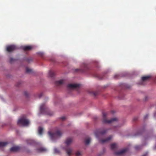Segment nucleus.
Wrapping results in <instances>:
<instances>
[{
    "mask_svg": "<svg viewBox=\"0 0 156 156\" xmlns=\"http://www.w3.org/2000/svg\"><path fill=\"white\" fill-rule=\"evenodd\" d=\"M102 122L104 124H110L112 123L118 121V119L116 118H114L111 119L110 120L107 119V116L108 115V113L103 112Z\"/></svg>",
    "mask_w": 156,
    "mask_h": 156,
    "instance_id": "1",
    "label": "nucleus"
},
{
    "mask_svg": "<svg viewBox=\"0 0 156 156\" xmlns=\"http://www.w3.org/2000/svg\"><path fill=\"white\" fill-rule=\"evenodd\" d=\"M40 112L41 114L47 115H52L53 113L50 111L44 104H42L40 107Z\"/></svg>",
    "mask_w": 156,
    "mask_h": 156,
    "instance_id": "2",
    "label": "nucleus"
},
{
    "mask_svg": "<svg viewBox=\"0 0 156 156\" xmlns=\"http://www.w3.org/2000/svg\"><path fill=\"white\" fill-rule=\"evenodd\" d=\"M48 133L51 139L52 140H54L58 137H60L62 134L61 132L59 130L57 131L55 133H52L50 131H49Z\"/></svg>",
    "mask_w": 156,
    "mask_h": 156,
    "instance_id": "3",
    "label": "nucleus"
},
{
    "mask_svg": "<svg viewBox=\"0 0 156 156\" xmlns=\"http://www.w3.org/2000/svg\"><path fill=\"white\" fill-rule=\"evenodd\" d=\"M29 123V120L26 119L25 117H22L19 119L17 122V124L19 125H22L23 126H27Z\"/></svg>",
    "mask_w": 156,
    "mask_h": 156,
    "instance_id": "4",
    "label": "nucleus"
},
{
    "mask_svg": "<svg viewBox=\"0 0 156 156\" xmlns=\"http://www.w3.org/2000/svg\"><path fill=\"white\" fill-rule=\"evenodd\" d=\"M80 85L78 84H70L67 85L68 88L70 89L79 90Z\"/></svg>",
    "mask_w": 156,
    "mask_h": 156,
    "instance_id": "5",
    "label": "nucleus"
},
{
    "mask_svg": "<svg viewBox=\"0 0 156 156\" xmlns=\"http://www.w3.org/2000/svg\"><path fill=\"white\" fill-rule=\"evenodd\" d=\"M107 131V129L102 130L99 129L95 132V134L97 137H98L100 135H103Z\"/></svg>",
    "mask_w": 156,
    "mask_h": 156,
    "instance_id": "6",
    "label": "nucleus"
},
{
    "mask_svg": "<svg viewBox=\"0 0 156 156\" xmlns=\"http://www.w3.org/2000/svg\"><path fill=\"white\" fill-rule=\"evenodd\" d=\"M17 49V47L14 45H9L7 46L6 47V50L8 52L12 51Z\"/></svg>",
    "mask_w": 156,
    "mask_h": 156,
    "instance_id": "7",
    "label": "nucleus"
},
{
    "mask_svg": "<svg viewBox=\"0 0 156 156\" xmlns=\"http://www.w3.org/2000/svg\"><path fill=\"white\" fill-rule=\"evenodd\" d=\"M127 150V149L124 148L119 151L116 152L115 153V155H121L125 153Z\"/></svg>",
    "mask_w": 156,
    "mask_h": 156,
    "instance_id": "8",
    "label": "nucleus"
},
{
    "mask_svg": "<svg viewBox=\"0 0 156 156\" xmlns=\"http://www.w3.org/2000/svg\"><path fill=\"white\" fill-rule=\"evenodd\" d=\"M112 137V136H110L108 137L105 139L100 140V142L101 143L103 144L109 141L110 140H111Z\"/></svg>",
    "mask_w": 156,
    "mask_h": 156,
    "instance_id": "9",
    "label": "nucleus"
},
{
    "mask_svg": "<svg viewBox=\"0 0 156 156\" xmlns=\"http://www.w3.org/2000/svg\"><path fill=\"white\" fill-rule=\"evenodd\" d=\"M27 142L28 144L34 145L36 144V142L34 140L30 139L27 140Z\"/></svg>",
    "mask_w": 156,
    "mask_h": 156,
    "instance_id": "10",
    "label": "nucleus"
},
{
    "mask_svg": "<svg viewBox=\"0 0 156 156\" xmlns=\"http://www.w3.org/2000/svg\"><path fill=\"white\" fill-rule=\"evenodd\" d=\"M20 148L17 146L13 147L10 148V150L12 152H16L19 151Z\"/></svg>",
    "mask_w": 156,
    "mask_h": 156,
    "instance_id": "11",
    "label": "nucleus"
},
{
    "mask_svg": "<svg viewBox=\"0 0 156 156\" xmlns=\"http://www.w3.org/2000/svg\"><path fill=\"white\" fill-rule=\"evenodd\" d=\"M66 152L69 156L72 153V150L70 148L67 147L65 148Z\"/></svg>",
    "mask_w": 156,
    "mask_h": 156,
    "instance_id": "12",
    "label": "nucleus"
},
{
    "mask_svg": "<svg viewBox=\"0 0 156 156\" xmlns=\"http://www.w3.org/2000/svg\"><path fill=\"white\" fill-rule=\"evenodd\" d=\"M64 83V80H61L59 81H57L55 82V84L58 86H60L62 85Z\"/></svg>",
    "mask_w": 156,
    "mask_h": 156,
    "instance_id": "13",
    "label": "nucleus"
},
{
    "mask_svg": "<svg viewBox=\"0 0 156 156\" xmlns=\"http://www.w3.org/2000/svg\"><path fill=\"white\" fill-rule=\"evenodd\" d=\"M150 76H143L141 77V80L142 82L148 80L151 77Z\"/></svg>",
    "mask_w": 156,
    "mask_h": 156,
    "instance_id": "14",
    "label": "nucleus"
},
{
    "mask_svg": "<svg viewBox=\"0 0 156 156\" xmlns=\"http://www.w3.org/2000/svg\"><path fill=\"white\" fill-rule=\"evenodd\" d=\"M72 142V139L70 138H67L65 141V143L67 145H69Z\"/></svg>",
    "mask_w": 156,
    "mask_h": 156,
    "instance_id": "15",
    "label": "nucleus"
},
{
    "mask_svg": "<svg viewBox=\"0 0 156 156\" xmlns=\"http://www.w3.org/2000/svg\"><path fill=\"white\" fill-rule=\"evenodd\" d=\"M32 47L30 46H26L23 47V49L25 51H29L31 49Z\"/></svg>",
    "mask_w": 156,
    "mask_h": 156,
    "instance_id": "16",
    "label": "nucleus"
},
{
    "mask_svg": "<svg viewBox=\"0 0 156 156\" xmlns=\"http://www.w3.org/2000/svg\"><path fill=\"white\" fill-rule=\"evenodd\" d=\"M37 151L39 152H44L47 151V150L46 148L43 147H41L38 148L37 149Z\"/></svg>",
    "mask_w": 156,
    "mask_h": 156,
    "instance_id": "17",
    "label": "nucleus"
},
{
    "mask_svg": "<svg viewBox=\"0 0 156 156\" xmlns=\"http://www.w3.org/2000/svg\"><path fill=\"white\" fill-rule=\"evenodd\" d=\"M22 94L24 95V96L26 97H29L30 96V93L27 91H24L23 92Z\"/></svg>",
    "mask_w": 156,
    "mask_h": 156,
    "instance_id": "18",
    "label": "nucleus"
},
{
    "mask_svg": "<svg viewBox=\"0 0 156 156\" xmlns=\"http://www.w3.org/2000/svg\"><path fill=\"white\" fill-rule=\"evenodd\" d=\"M89 93L94 96H96L98 94V92L96 91H90Z\"/></svg>",
    "mask_w": 156,
    "mask_h": 156,
    "instance_id": "19",
    "label": "nucleus"
},
{
    "mask_svg": "<svg viewBox=\"0 0 156 156\" xmlns=\"http://www.w3.org/2000/svg\"><path fill=\"white\" fill-rule=\"evenodd\" d=\"M8 144L7 142H0V147L5 146Z\"/></svg>",
    "mask_w": 156,
    "mask_h": 156,
    "instance_id": "20",
    "label": "nucleus"
},
{
    "mask_svg": "<svg viewBox=\"0 0 156 156\" xmlns=\"http://www.w3.org/2000/svg\"><path fill=\"white\" fill-rule=\"evenodd\" d=\"M117 145L113 143L111 144V149L114 150L116 148Z\"/></svg>",
    "mask_w": 156,
    "mask_h": 156,
    "instance_id": "21",
    "label": "nucleus"
},
{
    "mask_svg": "<svg viewBox=\"0 0 156 156\" xmlns=\"http://www.w3.org/2000/svg\"><path fill=\"white\" fill-rule=\"evenodd\" d=\"M87 67L86 66L85 68L83 69H77L76 70V71H77L78 70H80V71L81 72H85L86 70L87 69Z\"/></svg>",
    "mask_w": 156,
    "mask_h": 156,
    "instance_id": "22",
    "label": "nucleus"
},
{
    "mask_svg": "<svg viewBox=\"0 0 156 156\" xmlns=\"http://www.w3.org/2000/svg\"><path fill=\"white\" fill-rule=\"evenodd\" d=\"M91 139L90 138H88L86 139L85 140V144L86 145H88L89 144L90 141Z\"/></svg>",
    "mask_w": 156,
    "mask_h": 156,
    "instance_id": "23",
    "label": "nucleus"
},
{
    "mask_svg": "<svg viewBox=\"0 0 156 156\" xmlns=\"http://www.w3.org/2000/svg\"><path fill=\"white\" fill-rule=\"evenodd\" d=\"M49 76L50 77H53L55 75L54 73L51 71H50L49 72Z\"/></svg>",
    "mask_w": 156,
    "mask_h": 156,
    "instance_id": "24",
    "label": "nucleus"
},
{
    "mask_svg": "<svg viewBox=\"0 0 156 156\" xmlns=\"http://www.w3.org/2000/svg\"><path fill=\"white\" fill-rule=\"evenodd\" d=\"M43 131V129L41 127H39L38 128V133L40 135H41Z\"/></svg>",
    "mask_w": 156,
    "mask_h": 156,
    "instance_id": "25",
    "label": "nucleus"
},
{
    "mask_svg": "<svg viewBox=\"0 0 156 156\" xmlns=\"http://www.w3.org/2000/svg\"><path fill=\"white\" fill-rule=\"evenodd\" d=\"M38 98H41L44 96V94L43 92H40L37 94Z\"/></svg>",
    "mask_w": 156,
    "mask_h": 156,
    "instance_id": "26",
    "label": "nucleus"
},
{
    "mask_svg": "<svg viewBox=\"0 0 156 156\" xmlns=\"http://www.w3.org/2000/svg\"><path fill=\"white\" fill-rule=\"evenodd\" d=\"M32 71V69H30L27 67L26 68V72L27 73H30Z\"/></svg>",
    "mask_w": 156,
    "mask_h": 156,
    "instance_id": "27",
    "label": "nucleus"
},
{
    "mask_svg": "<svg viewBox=\"0 0 156 156\" xmlns=\"http://www.w3.org/2000/svg\"><path fill=\"white\" fill-rule=\"evenodd\" d=\"M81 154V152L78 151H77L76 153V156H80Z\"/></svg>",
    "mask_w": 156,
    "mask_h": 156,
    "instance_id": "28",
    "label": "nucleus"
},
{
    "mask_svg": "<svg viewBox=\"0 0 156 156\" xmlns=\"http://www.w3.org/2000/svg\"><path fill=\"white\" fill-rule=\"evenodd\" d=\"M15 59L12 58H11L10 59L9 62L10 63H12L14 61Z\"/></svg>",
    "mask_w": 156,
    "mask_h": 156,
    "instance_id": "29",
    "label": "nucleus"
},
{
    "mask_svg": "<svg viewBox=\"0 0 156 156\" xmlns=\"http://www.w3.org/2000/svg\"><path fill=\"white\" fill-rule=\"evenodd\" d=\"M95 76L96 77H98L99 78V79L101 80L103 79V77H102L100 78L99 75H98V74H96Z\"/></svg>",
    "mask_w": 156,
    "mask_h": 156,
    "instance_id": "30",
    "label": "nucleus"
},
{
    "mask_svg": "<svg viewBox=\"0 0 156 156\" xmlns=\"http://www.w3.org/2000/svg\"><path fill=\"white\" fill-rule=\"evenodd\" d=\"M135 148L136 150H138L140 149V146H136L135 147Z\"/></svg>",
    "mask_w": 156,
    "mask_h": 156,
    "instance_id": "31",
    "label": "nucleus"
},
{
    "mask_svg": "<svg viewBox=\"0 0 156 156\" xmlns=\"http://www.w3.org/2000/svg\"><path fill=\"white\" fill-rule=\"evenodd\" d=\"M119 74H116L114 76V78H119Z\"/></svg>",
    "mask_w": 156,
    "mask_h": 156,
    "instance_id": "32",
    "label": "nucleus"
},
{
    "mask_svg": "<svg viewBox=\"0 0 156 156\" xmlns=\"http://www.w3.org/2000/svg\"><path fill=\"white\" fill-rule=\"evenodd\" d=\"M66 118L65 117H62L61 118V119L63 121L66 119Z\"/></svg>",
    "mask_w": 156,
    "mask_h": 156,
    "instance_id": "33",
    "label": "nucleus"
},
{
    "mask_svg": "<svg viewBox=\"0 0 156 156\" xmlns=\"http://www.w3.org/2000/svg\"><path fill=\"white\" fill-rule=\"evenodd\" d=\"M148 114H147V115H146L145 116H144V119H147V118L148 117Z\"/></svg>",
    "mask_w": 156,
    "mask_h": 156,
    "instance_id": "34",
    "label": "nucleus"
},
{
    "mask_svg": "<svg viewBox=\"0 0 156 156\" xmlns=\"http://www.w3.org/2000/svg\"><path fill=\"white\" fill-rule=\"evenodd\" d=\"M55 151L56 152L57 151V150L56 149H55Z\"/></svg>",
    "mask_w": 156,
    "mask_h": 156,
    "instance_id": "35",
    "label": "nucleus"
},
{
    "mask_svg": "<svg viewBox=\"0 0 156 156\" xmlns=\"http://www.w3.org/2000/svg\"><path fill=\"white\" fill-rule=\"evenodd\" d=\"M111 112H112V114H113L115 112H114V111H111Z\"/></svg>",
    "mask_w": 156,
    "mask_h": 156,
    "instance_id": "36",
    "label": "nucleus"
},
{
    "mask_svg": "<svg viewBox=\"0 0 156 156\" xmlns=\"http://www.w3.org/2000/svg\"><path fill=\"white\" fill-rule=\"evenodd\" d=\"M142 156H147V154H145L143 155Z\"/></svg>",
    "mask_w": 156,
    "mask_h": 156,
    "instance_id": "37",
    "label": "nucleus"
},
{
    "mask_svg": "<svg viewBox=\"0 0 156 156\" xmlns=\"http://www.w3.org/2000/svg\"><path fill=\"white\" fill-rule=\"evenodd\" d=\"M129 87H130L129 86L127 87V88H129Z\"/></svg>",
    "mask_w": 156,
    "mask_h": 156,
    "instance_id": "38",
    "label": "nucleus"
}]
</instances>
